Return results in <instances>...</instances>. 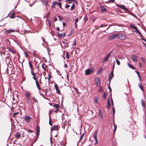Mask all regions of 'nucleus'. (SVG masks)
<instances>
[{
    "label": "nucleus",
    "mask_w": 146,
    "mask_h": 146,
    "mask_svg": "<svg viewBox=\"0 0 146 146\" xmlns=\"http://www.w3.org/2000/svg\"><path fill=\"white\" fill-rule=\"evenodd\" d=\"M40 132V127L38 126H37L36 128V139L35 141H36L38 139V137L39 136Z\"/></svg>",
    "instance_id": "1"
},
{
    "label": "nucleus",
    "mask_w": 146,
    "mask_h": 146,
    "mask_svg": "<svg viewBox=\"0 0 146 146\" xmlns=\"http://www.w3.org/2000/svg\"><path fill=\"white\" fill-rule=\"evenodd\" d=\"M98 133V131L96 130L94 132L93 134V137L96 141V144L98 143V140L97 138V135Z\"/></svg>",
    "instance_id": "2"
},
{
    "label": "nucleus",
    "mask_w": 146,
    "mask_h": 146,
    "mask_svg": "<svg viewBox=\"0 0 146 146\" xmlns=\"http://www.w3.org/2000/svg\"><path fill=\"white\" fill-rule=\"evenodd\" d=\"M93 72V70L92 68H90L87 69L85 72V74L86 75H88L92 73Z\"/></svg>",
    "instance_id": "3"
},
{
    "label": "nucleus",
    "mask_w": 146,
    "mask_h": 146,
    "mask_svg": "<svg viewBox=\"0 0 146 146\" xmlns=\"http://www.w3.org/2000/svg\"><path fill=\"white\" fill-rule=\"evenodd\" d=\"M131 58L134 62H136L138 60L137 56L135 55H133L131 56Z\"/></svg>",
    "instance_id": "4"
},
{
    "label": "nucleus",
    "mask_w": 146,
    "mask_h": 146,
    "mask_svg": "<svg viewBox=\"0 0 146 146\" xmlns=\"http://www.w3.org/2000/svg\"><path fill=\"white\" fill-rule=\"evenodd\" d=\"M99 8L100 9V11L101 12H106L107 11L106 8L102 5H100L99 7Z\"/></svg>",
    "instance_id": "5"
},
{
    "label": "nucleus",
    "mask_w": 146,
    "mask_h": 146,
    "mask_svg": "<svg viewBox=\"0 0 146 146\" xmlns=\"http://www.w3.org/2000/svg\"><path fill=\"white\" fill-rule=\"evenodd\" d=\"M118 34H114L109 36L108 39L109 40H112L117 37Z\"/></svg>",
    "instance_id": "6"
},
{
    "label": "nucleus",
    "mask_w": 146,
    "mask_h": 146,
    "mask_svg": "<svg viewBox=\"0 0 146 146\" xmlns=\"http://www.w3.org/2000/svg\"><path fill=\"white\" fill-rule=\"evenodd\" d=\"M54 87L56 90V91L57 92V93L59 94H60V91L59 89L58 86L57 84H54Z\"/></svg>",
    "instance_id": "7"
},
{
    "label": "nucleus",
    "mask_w": 146,
    "mask_h": 146,
    "mask_svg": "<svg viewBox=\"0 0 146 146\" xmlns=\"http://www.w3.org/2000/svg\"><path fill=\"white\" fill-rule=\"evenodd\" d=\"M111 52H110V53H109L107 55V56L105 58H104L103 61V62H106L108 60L109 57H110V55H111Z\"/></svg>",
    "instance_id": "8"
},
{
    "label": "nucleus",
    "mask_w": 146,
    "mask_h": 146,
    "mask_svg": "<svg viewBox=\"0 0 146 146\" xmlns=\"http://www.w3.org/2000/svg\"><path fill=\"white\" fill-rule=\"evenodd\" d=\"M7 49L9 51L13 54H15L16 53V51L14 49L12 48L9 46L7 47Z\"/></svg>",
    "instance_id": "9"
},
{
    "label": "nucleus",
    "mask_w": 146,
    "mask_h": 146,
    "mask_svg": "<svg viewBox=\"0 0 146 146\" xmlns=\"http://www.w3.org/2000/svg\"><path fill=\"white\" fill-rule=\"evenodd\" d=\"M32 119V117L29 116H26L25 117V120L28 123L30 122L31 120Z\"/></svg>",
    "instance_id": "10"
},
{
    "label": "nucleus",
    "mask_w": 146,
    "mask_h": 146,
    "mask_svg": "<svg viewBox=\"0 0 146 146\" xmlns=\"http://www.w3.org/2000/svg\"><path fill=\"white\" fill-rule=\"evenodd\" d=\"M118 35L119 38L120 39H124L125 38V36L124 34L121 33Z\"/></svg>",
    "instance_id": "11"
},
{
    "label": "nucleus",
    "mask_w": 146,
    "mask_h": 146,
    "mask_svg": "<svg viewBox=\"0 0 146 146\" xmlns=\"http://www.w3.org/2000/svg\"><path fill=\"white\" fill-rule=\"evenodd\" d=\"M113 70H112L110 74V76L109 77V84L111 82V80L114 77V74H113Z\"/></svg>",
    "instance_id": "12"
},
{
    "label": "nucleus",
    "mask_w": 146,
    "mask_h": 146,
    "mask_svg": "<svg viewBox=\"0 0 146 146\" xmlns=\"http://www.w3.org/2000/svg\"><path fill=\"white\" fill-rule=\"evenodd\" d=\"M42 68L45 71H47L48 66L44 63H42Z\"/></svg>",
    "instance_id": "13"
},
{
    "label": "nucleus",
    "mask_w": 146,
    "mask_h": 146,
    "mask_svg": "<svg viewBox=\"0 0 146 146\" xmlns=\"http://www.w3.org/2000/svg\"><path fill=\"white\" fill-rule=\"evenodd\" d=\"M95 83L96 84L97 86H98L100 85V82L98 78H96L95 79Z\"/></svg>",
    "instance_id": "14"
},
{
    "label": "nucleus",
    "mask_w": 146,
    "mask_h": 146,
    "mask_svg": "<svg viewBox=\"0 0 146 146\" xmlns=\"http://www.w3.org/2000/svg\"><path fill=\"white\" fill-rule=\"evenodd\" d=\"M31 74L33 76V78L34 80H37V78H36V76L33 70H31Z\"/></svg>",
    "instance_id": "15"
},
{
    "label": "nucleus",
    "mask_w": 146,
    "mask_h": 146,
    "mask_svg": "<svg viewBox=\"0 0 146 146\" xmlns=\"http://www.w3.org/2000/svg\"><path fill=\"white\" fill-rule=\"evenodd\" d=\"M57 35L59 37L62 38L65 36V33L64 32L60 33H58L57 34Z\"/></svg>",
    "instance_id": "16"
},
{
    "label": "nucleus",
    "mask_w": 146,
    "mask_h": 146,
    "mask_svg": "<svg viewBox=\"0 0 146 146\" xmlns=\"http://www.w3.org/2000/svg\"><path fill=\"white\" fill-rule=\"evenodd\" d=\"M35 82H36V86H37V87L38 89V90H40L41 89L40 87V84H39L38 81L37 80H35Z\"/></svg>",
    "instance_id": "17"
},
{
    "label": "nucleus",
    "mask_w": 146,
    "mask_h": 146,
    "mask_svg": "<svg viewBox=\"0 0 146 146\" xmlns=\"http://www.w3.org/2000/svg\"><path fill=\"white\" fill-rule=\"evenodd\" d=\"M58 2L56 1H54L52 3V4L51 5L52 8H54L55 7V6L57 5Z\"/></svg>",
    "instance_id": "18"
},
{
    "label": "nucleus",
    "mask_w": 146,
    "mask_h": 146,
    "mask_svg": "<svg viewBox=\"0 0 146 146\" xmlns=\"http://www.w3.org/2000/svg\"><path fill=\"white\" fill-rule=\"evenodd\" d=\"M51 131L58 130V126L57 125L53 126V127H51Z\"/></svg>",
    "instance_id": "19"
},
{
    "label": "nucleus",
    "mask_w": 146,
    "mask_h": 146,
    "mask_svg": "<svg viewBox=\"0 0 146 146\" xmlns=\"http://www.w3.org/2000/svg\"><path fill=\"white\" fill-rule=\"evenodd\" d=\"M25 94L26 96V98H30L31 94L27 91H26L25 92Z\"/></svg>",
    "instance_id": "20"
},
{
    "label": "nucleus",
    "mask_w": 146,
    "mask_h": 146,
    "mask_svg": "<svg viewBox=\"0 0 146 146\" xmlns=\"http://www.w3.org/2000/svg\"><path fill=\"white\" fill-rule=\"evenodd\" d=\"M98 115L99 117L101 118V119H103V114L100 109L99 110Z\"/></svg>",
    "instance_id": "21"
},
{
    "label": "nucleus",
    "mask_w": 146,
    "mask_h": 146,
    "mask_svg": "<svg viewBox=\"0 0 146 146\" xmlns=\"http://www.w3.org/2000/svg\"><path fill=\"white\" fill-rule=\"evenodd\" d=\"M135 32L139 35L141 37H143V36L142 35L141 33L140 32L138 29L137 28H136V29H135Z\"/></svg>",
    "instance_id": "22"
},
{
    "label": "nucleus",
    "mask_w": 146,
    "mask_h": 146,
    "mask_svg": "<svg viewBox=\"0 0 146 146\" xmlns=\"http://www.w3.org/2000/svg\"><path fill=\"white\" fill-rule=\"evenodd\" d=\"M111 106V105L110 104V98H109L108 100V104L107 106V108L108 109H109L110 106Z\"/></svg>",
    "instance_id": "23"
},
{
    "label": "nucleus",
    "mask_w": 146,
    "mask_h": 146,
    "mask_svg": "<svg viewBox=\"0 0 146 146\" xmlns=\"http://www.w3.org/2000/svg\"><path fill=\"white\" fill-rule=\"evenodd\" d=\"M29 66L31 70H33V68L32 64L30 61H29Z\"/></svg>",
    "instance_id": "24"
},
{
    "label": "nucleus",
    "mask_w": 146,
    "mask_h": 146,
    "mask_svg": "<svg viewBox=\"0 0 146 146\" xmlns=\"http://www.w3.org/2000/svg\"><path fill=\"white\" fill-rule=\"evenodd\" d=\"M53 106L56 108V109H59L60 107V105L57 104L55 103L53 104Z\"/></svg>",
    "instance_id": "25"
},
{
    "label": "nucleus",
    "mask_w": 146,
    "mask_h": 146,
    "mask_svg": "<svg viewBox=\"0 0 146 146\" xmlns=\"http://www.w3.org/2000/svg\"><path fill=\"white\" fill-rule=\"evenodd\" d=\"M21 135V134L19 132H17L15 134V136L16 137L19 138L20 137Z\"/></svg>",
    "instance_id": "26"
},
{
    "label": "nucleus",
    "mask_w": 146,
    "mask_h": 146,
    "mask_svg": "<svg viewBox=\"0 0 146 146\" xmlns=\"http://www.w3.org/2000/svg\"><path fill=\"white\" fill-rule=\"evenodd\" d=\"M119 7L126 11H128L127 9L125 7V6H124V5H120L119 6Z\"/></svg>",
    "instance_id": "27"
},
{
    "label": "nucleus",
    "mask_w": 146,
    "mask_h": 146,
    "mask_svg": "<svg viewBox=\"0 0 146 146\" xmlns=\"http://www.w3.org/2000/svg\"><path fill=\"white\" fill-rule=\"evenodd\" d=\"M128 66L130 68L133 70H135V68L132 65L130 64L129 63L127 64Z\"/></svg>",
    "instance_id": "28"
},
{
    "label": "nucleus",
    "mask_w": 146,
    "mask_h": 146,
    "mask_svg": "<svg viewBox=\"0 0 146 146\" xmlns=\"http://www.w3.org/2000/svg\"><path fill=\"white\" fill-rule=\"evenodd\" d=\"M41 1L43 4L46 6L47 5L48 2V1H47L46 0H41Z\"/></svg>",
    "instance_id": "29"
},
{
    "label": "nucleus",
    "mask_w": 146,
    "mask_h": 146,
    "mask_svg": "<svg viewBox=\"0 0 146 146\" xmlns=\"http://www.w3.org/2000/svg\"><path fill=\"white\" fill-rule=\"evenodd\" d=\"M99 99V98L98 97H96L94 98V102L96 103H98V100Z\"/></svg>",
    "instance_id": "30"
},
{
    "label": "nucleus",
    "mask_w": 146,
    "mask_h": 146,
    "mask_svg": "<svg viewBox=\"0 0 146 146\" xmlns=\"http://www.w3.org/2000/svg\"><path fill=\"white\" fill-rule=\"evenodd\" d=\"M141 103L142 106L143 107L145 108V104L143 99H142L141 100Z\"/></svg>",
    "instance_id": "31"
},
{
    "label": "nucleus",
    "mask_w": 146,
    "mask_h": 146,
    "mask_svg": "<svg viewBox=\"0 0 146 146\" xmlns=\"http://www.w3.org/2000/svg\"><path fill=\"white\" fill-rule=\"evenodd\" d=\"M129 27L132 28V29H136V27L134 26V25H133V24H131V25H129Z\"/></svg>",
    "instance_id": "32"
},
{
    "label": "nucleus",
    "mask_w": 146,
    "mask_h": 146,
    "mask_svg": "<svg viewBox=\"0 0 146 146\" xmlns=\"http://www.w3.org/2000/svg\"><path fill=\"white\" fill-rule=\"evenodd\" d=\"M138 85L139 86V88L143 91H144V90H143V86H142L141 85V84L140 83Z\"/></svg>",
    "instance_id": "33"
},
{
    "label": "nucleus",
    "mask_w": 146,
    "mask_h": 146,
    "mask_svg": "<svg viewBox=\"0 0 146 146\" xmlns=\"http://www.w3.org/2000/svg\"><path fill=\"white\" fill-rule=\"evenodd\" d=\"M15 12H13L11 14L10 17L11 19H13L15 18Z\"/></svg>",
    "instance_id": "34"
},
{
    "label": "nucleus",
    "mask_w": 146,
    "mask_h": 146,
    "mask_svg": "<svg viewBox=\"0 0 146 146\" xmlns=\"http://www.w3.org/2000/svg\"><path fill=\"white\" fill-rule=\"evenodd\" d=\"M7 32L8 34H9L11 32H14V30L13 29H11L8 30L6 31Z\"/></svg>",
    "instance_id": "35"
},
{
    "label": "nucleus",
    "mask_w": 146,
    "mask_h": 146,
    "mask_svg": "<svg viewBox=\"0 0 146 146\" xmlns=\"http://www.w3.org/2000/svg\"><path fill=\"white\" fill-rule=\"evenodd\" d=\"M135 72L137 73V74L138 77L139 78L140 80L141 81V77L140 76V75L139 73L137 71H135Z\"/></svg>",
    "instance_id": "36"
},
{
    "label": "nucleus",
    "mask_w": 146,
    "mask_h": 146,
    "mask_svg": "<svg viewBox=\"0 0 146 146\" xmlns=\"http://www.w3.org/2000/svg\"><path fill=\"white\" fill-rule=\"evenodd\" d=\"M75 8V4L74 3H73L72 5L71 6V11H72Z\"/></svg>",
    "instance_id": "37"
},
{
    "label": "nucleus",
    "mask_w": 146,
    "mask_h": 146,
    "mask_svg": "<svg viewBox=\"0 0 146 146\" xmlns=\"http://www.w3.org/2000/svg\"><path fill=\"white\" fill-rule=\"evenodd\" d=\"M113 124L114 127V130H113V131L114 132H115L117 129V125L114 123H113Z\"/></svg>",
    "instance_id": "38"
},
{
    "label": "nucleus",
    "mask_w": 146,
    "mask_h": 146,
    "mask_svg": "<svg viewBox=\"0 0 146 146\" xmlns=\"http://www.w3.org/2000/svg\"><path fill=\"white\" fill-rule=\"evenodd\" d=\"M49 124L50 126H53L52 125V122L50 116L49 117Z\"/></svg>",
    "instance_id": "39"
},
{
    "label": "nucleus",
    "mask_w": 146,
    "mask_h": 146,
    "mask_svg": "<svg viewBox=\"0 0 146 146\" xmlns=\"http://www.w3.org/2000/svg\"><path fill=\"white\" fill-rule=\"evenodd\" d=\"M27 102L29 104L31 102V99L30 98H26Z\"/></svg>",
    "instance_id": "40"
},
{
    "label": "nucleus",
    "mask_w": 146,
    "mask_h": 146,
    "mask_svg": "<svg viewBox=\"0 0 146 146\" xmlns=\"http://www.w3.org/2000/svg\"><path fill=\"white\" fill-rule=\"evenodd\" d=\"M66 56L67 59H68L69 58V55L68 52H66Z\"/></svg>",
    "instance_id": "41"
},
{
    "label": "nucleus",
    "mask_w": 146,
    "mask_h": 146,
    "mask_svg": "<svg viewBox=\"0 0 146 146\" xmlns=\"http://www.w3.org/2000/svg\"><path fill=\"white\" fill-rule=\"evenodd\" d=\"M106 96L107 94L105 93V92H104L102 96L103 98H104V99H106Z\"/></svg>",
    "instance_id": "42"
},
{
    "label": "nucleus",
    "mask_w": 146,
    "mask_h": 146,
    "mask_svg": "<svg viewBox=\"0 0 146 146\" xmlns=\"http://www.w3.org/2000/svg\"><path fill=\"white\" fill-rule=\"evenodd\" d=\"M74 29L72 30L71 32L69 34V36L72 35L74 33Z\"/></svg>",
    "instance_id": "43"
},
{
    "label": "nucleus",
    "mask_w": 146,
    "mask_h": 146,
    "mask_svg": "<svg viewBox=\"0 0 146 146\" xmlns=\"http://www.w3.org/2000/svg\"><path fill=\"white\" fill-rule=\"evenodd\" d=\"M24 53L25 56L27 58L28 57L29 55L28 54V53L26 51H24Z\"/></svg>",
    "instance_id": "44"
},
{
    "label": "nucleus",
    "mask_w": 146,
    "mask_h": 146,
    "mask_svg": "<svg viewBox=\"0 0 146 146\" xmlns=\"http://www.w3.org/2000/svg\"><path fill=\"white\" fill-rule=\"evenodd\" d=\"M116 64H117L118 65H120V61L117 59H116Z\"/></svg>",
    "instance_id": "45"
},
{
    "label": "nucleus",
    "mask_w": 146,
    "mask_h": 146,
    "mask_svg": "<svg viewBox=\"0 0 146 146\" xmlns=\"http://www.w3.org/2000/svg\"><path fill=\"white\" fill-rule=\"evenodd\" d=\"M19 114V112H18L14 113L13 115V117H15L16 115H18Z\"/></svg>",
    "instance_id": "46"
},
{
    "label": "nucleus",
    "mask_w": 146,
    "mask_h": 146,
    "mask_svg": "<svg viewBox=\"0 0 146 146\" xmlns=\"http://www.w3.org/2000/svg\"><path fill=\"white\" fill-rule=\"evenodd\" d=\"M102 69H103L102 68H100L99 69V70H98V74H100L101 73V72L102 70Z\"/></svg>",
    "instance_id": "47"
},
{
    "label": "nucleus",
    "mask_w": 146,
    "mask_h": 146,
    "mask_svg": "<svg viewBox=\"0 0 146 146\" xmlns=\"http://www.w3.org/2000/svg\"><path fill=\"white\" fill-rule=\"evenodd\" d=\"M88 18L87 17V16H85V17L84 18V22H86L88 20Z\"/></svg>",
    "instance_id": "48"
},
{
    "label": "nucleus",
    "mask_w": 146,
    "mask_h": 146,
    "mask_svg": "<svg viewBox=\"0 0 146 146\" xmlns=\"http://www.w3.org/2000/svg\"><path fill=\"white\" fill-rule=\"evenodd\" d=\"M57 5L60 7L61 9H62V3H57Z\"/></svg>",
    "instance_id": "49"
},
{
    "label": "nucleus",
    "mask_w": 146,
    "mask_h": 146,
    "mask_svg": "<svg viewBox=\"0 0 146 146\" xmlns=\"http://www.w3.org/2000/svg\"><path fill=\"white\" fill-rule=\"evenodd\" d=\"M141 59L143 62H145V59L143 57H141Z\"/></svg>",
    "instance_id": "50"
},
{
    "label": "nucleus",
    "mask_w": 146,
    "mask_h": 146,
    "mask_svg": "<svg viewBox=\"0 0 146 146\" xmlns=\"http://www.w3.org/2000/svg\"><path fill=\"white\" fill-rule=\"evenodd\" d=\"M107 25H106L105 24H102L100 26V27H99V28H100V27H106V26Z\"/></svg>",
    "instance_id": "51"
},
{
    "label": "nucleus",
    "mask_w": 146,
    "mask_h": 146,
    "mask_svg": "<svg viewBox=\"0 0 146 146\" xmlns=\"http://www.w3.org/2000/svg\"><path fill=\"white\" fill-rule=\"evenodd\" d=\"M115 1V0H109L108 1H107L106 3H109L110 2L113 3Z\"/></svg>",
    "instance_id": "52"
},
{
    "label": "nucleus",
    "mask_w": 146,
    "mask_h": 146,
    "mask_svg": "<svg viewBox=\"0 0 146 146\" xmlns=\"http://www.w3.org/2000/svg\"><path fill=\"white\" fill-rule=\"evenodd\" d=\"M73 0H66V2H68V4H70L71 3V2L70 1H72Z\"/></svg>",
    "instance_id": "53"
},
{
    "label": "nucleus",
    "mask_w": 146,
    "mask_h": 146,
    "mask_svg": "<svg viewBox=\"0 0 146 146\" xmlns=\"http://www.w3.org/2000/svg\"><path fill=\"white\" fill-rule=\"evenodd\" d=\"M33 100L34 102H38L37 100L34 97L33 98Z\"/></svg>",
    "instance_id": "54"
},
{
    "label": "nucleus",
    "mask_w": 146,
    "mask_h": 146,
    "mask_svg": "<svg viewBox=\"0 0 146 146\" xmlns=\"http://www.w3.org/2000/svg\"><path fill=\"white\" fill-rule=\"evenodd\" d=\"M84 135V133H83L82 134V135L80 137V140H79L80 141L82 139Z\"/></svg>",
    "instance_id": "55"
},
{
    "label": "nucleus",
    "mask_w": 146,
    "mask_h": 146,
    "mask_svg": "<svg viewBox=\"0 0 146 146\" xmlns=\"http://www.w3.org/2000/svg\"><path fill=\"white\" fill-rule=\"evenodd\" d=\"M103 89L102 88H101V87H100L99 88V92H102L103 91Z\"/></svg>",
    "instance_id": "56"
},
{
    "label": "nucleus",
    "mask_w": 146,
    "mask_h": 146,
    "mask_svg": "<svg viewBox=\"0 0 146 146\" xmlns=\"http://www.w3.org/2000/svg\"><path fill=\"white\" fill-rule=\"evenodd\" d=\"M70 6V5L67 4L65 5V7L67 9V8H68Z\"/></svg>",
    "instance_id": "57"
},
{
    "label": "nucleus",
    "mask_w": 146,
    "mask_h": 146,
    "mask_svg": "<svg viewBox=\"0 0 146 146\" xmlns=\"http://www.w3.org/2000/svg\"><path fill=\"white\" fill-rule=\"evenodd\" d=\"M58 17L59 19L60 20V21H62L63 20V18L62 17L60 16H59Z\"/></svg>",
    "instance_id": "58"
},
{
    "label": "nucleus",
    "mask_w": 146,
    "mask_h": 146,
    "mask_svg": "<svg viewBox=\"0 0 146 146\" xmlns=\"http://www.w3.org/2000/svg\"><path fill=\"white\" fill-rule=\"evenodd\" d=\"M73 88L76 91V93H78L79 92L78 89L74 87Z\"/></svg>",
    "instance_id": "59"
},
{
    "label": "nucleus",
    "mask_w": 146,
    "mask_h": 146,
    "mask_svg": "<svg viewBox=\"0 0 146 146\" xmlns=\"http://www.w3.org/2000/svg\"><path fill=\"white\" fill-rule=\"evenodd\" d=\"M111 103L112 104V105L113 106V100L112 98H111Z\"/></svg>",
    "instance_id": "60"
},
{
    "label": "nucleus",
    "mask_w": 146,
    "mask_h": 146,
    "mask_svg": "<svg viewBox=\"0 0 146 146\" xmlns=\"http://www.w3.org/2000/svg\"><path fill=\"white\" fill-rule=\"evenodd\" d=\"M28 131L29 132H30V133H32L33 132V131L32 130H31V129H29V130H28Z\"/></svg>",
    "instance_id": "61"
},
{
    "label": "nucleus",
    "mask_w": 146,
    "mask_h": 146,
    "mask_svg": "<svg viewBox=\"0 0 146 146\" xmlns=\"http://www.w3.org/2000/svg\"><path fill=\"white\" fill-rule=\"evenodd\" d=\"M62 24L63 26L65 27L66 25V23L64 22L63 21L62 23Z\"/></svg>",
    "instance_id": "62"
},
{
    "label": "nucleus",
    "mask_w": 146,
    "mask_h": 146,
    "mask_svg": "<svg viewBox=\"0 0 146 146\" xmlns=\"http://www.w3.org/2000/svg\"><path fill=\"white\" fill-rule=\"evenodd\" d=\"M113 114L114 115L115 114V110L114 108L113 107Z\"/></svg>",
    "instance_id": "63"
},
{
    "label": "nucleus",
    "mask_w": 146,
    "mask_h": 146,
    "mask_svg": "<svg viewBox=\"0 0 146 146\" xmlns=\"http://www.w3.org/2000/svg\"><path fill=\"white\" fill-rule=\"evenodd\" d=\"M50 74H48V80L49 81L50 80Z\"/></svg>",
    "instance_id": "64"
}]
</instances>
